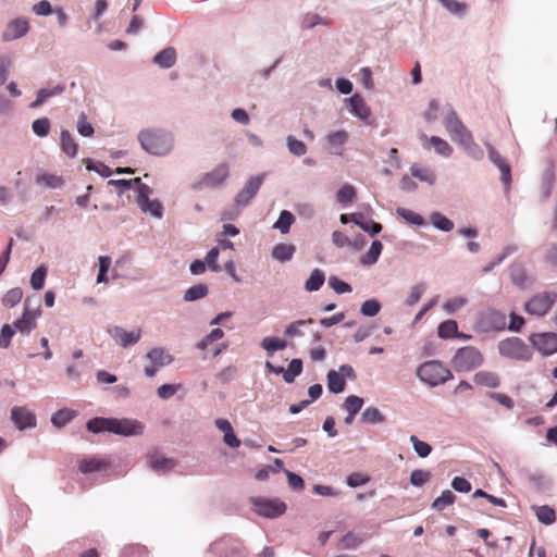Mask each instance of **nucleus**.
Here are the masks:
<instances>
[{"mask_svg":"<svg viewBox=\"0 0 557 557\" xmlns=\"http://www.w3.org/2000/svg\"><path fill=\"white\" fill-rule=\"evenodd\" d=\"M141 148L150 154L164 156L173 148V138L162 129L148 128L138 134Z\"/></svg>","mask_w":557,"mask_h":557,"instance_id":"nucleus-1","label":"nucleus"},{"mask_svg":"<svg viewBox=\"0 0 557 557\" xmlns=\"http://www.w3.org/2000/svg\"><path fill=\"white\" fill-rule=\"evenodd\" d=\"M417 375L430 386H437L453 379L451 371L436 360L422 363L417 369Z\"/></svg>","mask_w":557,"mask_h":557,"instance_id":"nucleus-2","label":"nucleus"},{"mask_svg":"<svg viewBox=\"0 0 557 557\" xmlns=\"http://www.w3.org/2000/svg\"><path fill=\"white\" fill-rule=\"evenodd\" d=\"M484 361L482 352L473 347L459 348L451 359V366L457 372H469L480 367Z\"/></svg>","mask_w":557,"mask_h":557,"instance_id":"nucleus-3","label":"nucleus"},{"mask_svg":"<svg viewBox=\"0 0 557 557\" xmlns=\"http://www.w3.org/2000/svg\"><path fill=\"white\" fill-rule=\"evenodd\" d=\"M444 124L447 133L450 135L454 141L463 146L467 150H470L472 147H476L472 134L462 124L455 112H450L446 116Z\"/></svg>","mask_w":557,"mask_h":557,"instance_id":"nucleus-4","label":"nucleus"},{"mask_svg":"<svg viewBox=\"0 0 557 557\" xmlns=\"http://www.w3.org/2000/svg\"><path fill=\"white\" fill-rule=\"evenodd\" d=\"M253 511L264 518L274 519L285 513L287 506L278 498L256 496L250 498Z\"/></svg>","mask_w":557,"mask_h":557,"instance_id":"nucleus-5","label":"nucleus"},{"mask_svg":"<svg viewBox=\"0 0 557 557\" xmlns=\"http://www.w3.org/2000/svg\"><path fill=\"white\" fill-rule=\"evenodd\" d=\"M499 351L503 356L518 360H530L532 351L520 338L512 337L499 343Z\"/></svg>","mask_w":557,"mask_h":557,"instance_id":"nucleus-6","label":"nucleus"},{"mask_svg":"<svg viewBox=\"0 0 557 557\" xmlns=\"http://www.w3.org/2000/svg\"><path fill=\"white\" fill-rule=\"evenodd\" d=\"M557 300V294L545 292L534 295L524 306V310L529 314L543 317Z\"/></svg>","mask_w":557,"mask_h":557,"instance_id":"nucleus-7","label":"nucleus"},{"mask_svg":"<svg viewBox=\"0 0 557 557\" xmlns=\"http://www.w3.org/2000/svg\"><path fill=\"white\" fill-rule=\"evenodd\" d=\"M228 176V166L225 163L219 164L211 172L201 176L199 181L193 184V189L200 190L205 187H216L221 185Z\"/></svg>","mask_w":557,"mask_h":557,"instance_id":"nucleus-8","label":"nucleus"},{"mask_svg":"<svg viewBox=\"0 0 557 557\" xmlns=\"http://www.w3.org/2000/svg\"><path fill=\"white\" fill-rule=\"evenodd\" d=\"M506 323V314L492 308L484 310L479 319V325L485 332L503 331Z\"/></svg>","mask_w":557,"mask_h":557,"instance_id":"nucleus-9","label":"nucleus"},{"mask_svg":"<svg viewBox=\"0 0 557 557\" xmlns=\"http://www.w3.org/2000/svg\"><path fill=\"white\" fill-rule=\"evenodd\" d=\"M145 425L133 419H115L111 418V433L131 436L143 434Z\"/></svg>","mask_w":557,"mask_h":557,"instance_id":"nucleus-10","label":"nucleus"},{"mask_svg":"<svg viewBox=\"0 0 557 557\" xmlns=\"http://www.w3.org/2000/svg\"><path fill=\"white\" fill-rule=\"evenodd\" d=\"M151 189L148 185L138 188L137 203L144 212H150L156 218L162 216V205L158 200H150Z\"/></svg>","mask_w":557,"mask_h":557,"instance_id":"nucleus-11","label":"nucleus"},{"mask_svg":"<svg viewBox=\"0 0 557 557\" xmlns=\"http://www.w3.org/2000/svg\"><path fill=\"white\" fill-rule=\"evenodd\" d=\"M110 465L111 462L108 458L99 456H88L77 461L78 470L83 474L107 471Z\"/></svg>","mask_w":557,"mask_h":557,"instance_id":"nucleus-12","label":"nucleus"},{"mask_svg":"<svg viewBox=\"0 0 557 557\" xmlns=\"http://www.w3.org/2000/svg\"><path fill=\"white\" fill-rule=\"evenodd\" d=\"M533 346L544 356L553 355L557 351V334L542 333L531 336Z\"/></svg>","mask_w":557,"mask_h":557,"instance_id":"nucleus-13","label":"nucleus"},{"mask_svg":"<svg viewBox=\"0 0 557 557\" xmlns=\"http://www.w3.org/2000/svg\"><path fill=\"white\" fill-rule=\"evenodd\" d=\"M30 298H26L25 300V310L21 319H18L14 323V327L18 330L21 333H29L33 329L36 327V319L40 314L39 306L32 310L29 308Z\"/></svg>","mask_w":557,"mask_h":557,"instance_id":"nucleus-14","label":"nucleus"},{"mask_svg":"<svg viewBox=\"0 0 557 557\" xmlns=\"http://www.w3.org/2000/svg\"><path fill=\"white\" fill-rule=\"evenodd\" d=\"M263 182V175L253 176L248 180L245 187L237 194L235 201L237 206H246L257 194Z\"/></svg>","mask_w":557,"mask_h":557,"instance_id":"nucleus-15","label":"nucleus"},{"mask_svg":"<svg viewBox=\"0 0 557 557\" xmlns=\"http://www.w3.org/2000/svg\"><path fill=\"white\" fill-rule=\"evenodd\" d=\"M488 158L499 169L500 171V180L506 185L509 186L511 182V170L510 165L506 161L504 157L492 146L487 145Z\"/></svg>","mask_w":557,"mask_h":557,"instance_id":"nucleus-16","label":"nucleus"},{"mask_svg":"<svg viewBox=\"0 0 557 557\" xmlns=\"http://www.w3.org/2000/svg\"><path fill=\"white\" fill-rule=\"evenodd\" d=\"M109 333L112 336V338L122 347H127L136 344L141 336L140 330L127 332L121 326H113L112 329L109 330Z\"/></svg>","mask_w":557,"mask_h":557,"instance_id":"nucleus-17","label":"nucleus"},{"mask_svg":"<svg viewBox=\"0 0 557 557\" xmlns=\"http://www.w3.org/2000/svg\"><path fill=\"white\" fill-rule=\"evenodd\" d=\"M11 418L20 430L36 425L35 414L25 407H14L11 411Z\"/></svg>","mask_w":557,"mask_h":557,"instance_id":"nucleus-18","label":"nucleus"},{"mask_svg":"<svg viewBox=\"0 0 557 557\" xmlns=\"http://www.w3.org/2000/svg\"><path fill=\"white\" fill-rule=\"evenodd\" d=\"M28 22L25 18H16L8 24L3 37L5 40L20 38L28 32Z\"/></svg>","mask_w":557,"mask_h":557,"instance_id":"nucleus-19","label":"nucleus"},{"mask_svg":"<svg viewBox=\"0 0 557 557\" xmlns=\"http://www.w3.org/2000/svg\"><path fill=\"white\" fill-rule=\"evenodd\" d=\"M509 275L511 282L520 288H528L532 285V281L528 276L525 269L520 264H511L509 268Z\"/></svg>","mask_w":557,"mask_h":557,"instance_id":"nucleus-20","label":"nucleus"},{"mask_svg":"<svg viewBox=\"0 0 557 557\" xmlns=\"http://www.w3.org/2000/svg\"><path fill=\"white\" fill-rule=\"evenodd\" d=\"M149 466L159 472H168L175 467V461L171 458H165L159 453H151L148 455Z\"/></svg>","mask_w":557,"mask_h":557,"instance_id":"nucleus-21","label":"nucleus"},{"mask_svg":"<svg viewBox=\"0 0 557 557\" xmlns=\"http://www.w3.org/2000/svg\"><path fill=\"white\" fill-rule=\"evenodd\" d=\"M61 150L69 157L75 158L78 152V144L67 129H62L60 134Z\"/></svg>","mask_w":557,"mask_h":557,"instance_id":"nucleus-22","label":"nucleus"},{"mask_svg":"<svg viewBox=\"0 0 557 557\" xmlns=\"http://www.w3.org/2000/svg\"><path fill=\"white\" fill-rule=\"evenodd\" d=\"M542 191L544 198H548L550 196L554 183H555V166L553 162L547 161L545 168L542 172Z\"/></svg>","mask_w":557,"mask_h":557,"instance_id":"nucleus-23","label":"nucleus"},{"mask_svg":"<svg viewBox=\"0 0 557 557\" xmlns=\"http://www.w3.org/2000/svg\"><path fill=\"white\" fill-rule=\"evenodd\" d=\"M349 103H350L351 112L359 119L367 120L370 116L371 111H370L369 107L367 106L364 99L360 95H358V94L354 95L349 99Z\"/></svg>","mask_w":557,"mask_h":557,"instance_id":"nucleus-24","label":"nucleus"},{"mask_svg":"<svg viewBox=\"0 0 557 557\" xmlns=\"http://www.w3.org/2000/svg\"><path fill=\"white\" fill-rule=\"evenodd\" d=\"M473 381L476 385L495 388L499 385V377L491 371H479L474 374Z\"/></svg>","mask_w":557,"mask_h":557,"instance_id":"nucleus-25","label":"nucleus"},{"mask_svg":"<svg viewBox=\"0 0 557 557\" xmlns=\"http://www.w3.org/2000/svg\"><path fill=\"white\" fill-rule=\"evenodd\" d=\"M437 333L441 338H450V337H455V336L462 337V338L469 337L466 334L458 333V324L455 320H446V321L442 322L438 325Z\"/></svg>","mask_w":557,"mask_h":557,"instance_id":"nucleus-26","label":"nucleus"},{"mask_svg":"<svg viewBox=\"0 0 557 557\" xmlns=\"http://www.w3.org/2000/svg\"><path fill=\"white\" fill-rule=\"evenodd\" d=\"M296 251V247L293 244H277L272 249L273 259L280 262L289 261Z\"/></svg>","mask_w":557,"mask_h":557,"instance_id":"nucleus-27","label":"nucleus"},{"mask_svg":"<svg viewBox=\"0 0 557 557\" xmlns=\"http://www.w3.org/2000/svg\"><path fill=\"white\" fill-rule=\"evenodd\" d=\"M153 60L159 66L169 69L173 66L176 61V51L172 47L165 48L157 53Z\"/></svg>","mask_w":557,"mask_h":557,"instance_id":"nucleus-28","label":"nucleus"},{"mask_svg":"<svg viewBox=\"0 0 557 557\" xmlns=\"http://www.w3.org/2000/svg\"><path fill=\"white\" fill-rule=\"evenodd\" d=\"M327 143L335 149L334 153L342 154V148L348 140V133L346 131H336L327 134Z\"/></svg>","mask_w":557,"mask_h":557,"instance_id":"nucleus-29","label":"nucleus"},{"mask_svg":"<svg viewBox=\"0 0 557 557\" xmlns=\"http://www.w3.org/2000/svg\"><path fill=\"white\" fill-rule=\"evenodd\" d=\"M421 139L428 141L431 146L434 147L435 151L443 157H449L453 153V148L450 145L438 136H432L431 138H428L425 135H422Z\"/></svg>","mask_w":557,"mask_h":557,"instance_id":"nucleus-30","label":"nucleus"},{"mask_svg":"<svg viewBox=\"0 0 557 557\" xmlns=\"http://www.w3.org/2000/svg\"><path fill=\"white\" fill-rule=\"evenodd\" d=\"M327 379V388L330 392L334 394H339L345 391L346 381L343 379V375L335 370H330L326 375Z\"/></svg>","mask_w":557,"mask_h":557,"instance_id":"nucleus-31","label":"nucleus"},{"mask_svg":"<svg viewBox=\"0 0 557 557\" xmlns=\"http://www.w3.org/2000/svg\"><path fill=\"white\" fill-rule=\"evenodd\" d=\"M383 249V245L380 240H374L371 244L370 249L360 258V263L363 265H372L374 264Z\"/></svg>","mask_w":557,"mask_h":557,"instance_id":"nucleus-32","label":"nucleus"},{"mask_svg":"<svg viewBox=\"0 0 557 557\" xmlns=\"http://www.w3.org/2000/svg\"><path fill=\"white\" fill-rule=\"evenodd\" d=\"M533 510L535 511L536 518L540 522L549 525L556 521V512L555 510L547 506H533Z\"/></svg>","mask_w":557,"mask_h":557,"instance_id":"nucleus-33","label":"nucleus"},{"mask_svg":"<svg viewBox=\"0 0 557 557\" xmlns=\"http://www.w3.org/2000/svg\"><path fill=\"white\" fill-rule=\"evenodd\" d=\"M410 173L413 177L420 180L421 182L433 185L435 183L436 176L434 172L428 168H421L418 164H413L410 168Z\"/></svg>","mask_w":557,"mask_h":557,"instance_id":"nucleus-34","label":"nucleus"},{"mask_svg":"<svg viewBox=\"0 0 557 557\" xmlns=\"http://www.w3.org/2000/svg\"><path fill=\"white\" fill-rule=\"evenodd\" d=\"M63 91V87L61 86H57L54 88H41L38 90L37 92V98L35 101H33L30 104H29V108L30 109H36L38 107H40L48 98L52 97V96H55V95H59Z\"/></svg>","mask_w":557,"mask_h":557,"instance_id":"nucleus-35","label":"nucleus"},{"mask_svg":"<svg viewBox=\"0 0 557 557\" xmlns=\"http://www.w3.org/2000/svg\"><path fill=\"white\" fill-rule=\"evenodd\" d=\"M286 341L277 337H264L261 342V347L267 351L269 356H272L277 350L286 348Z\"/></svg>","mask_w":557,"mask_h":557,"instance_id":"nucleus-36","label":"nucleus"},{"mask_svg":"<svg viewBox=\"0 0 557 557\" xmlns=\"http://www.w3.org/2000/svg\"><path fill=\"white\" fill-rule=\"evenodd\" d=\"M351 221L360 226L364 232L370 233L372 236L379 234L382 231V225L377 222H364L360 214H351Z\"/></svg>","mask_w":557,"mask_h":557,"instance_id":"nucleus-37","label":"nucleus"},{"mask_svg":"<svg viewBox=\"0 0 557 557\" xmlns=\"http://www.w3.org/2000/svg\"><path fill=\"white\" fill-rule=\"evenodd\" d=\"M294 221V215L289 211L283 210L273 227L278 230L282 234H287Z\"/></svg>","mask_w":557,"mask_h":557,"instance_id":"nucleus-38","label":"nucleus"},{"mask_svg":"<svg viewBox=\"0 0 557 557\" xmlns=\"http://www.w3.org/2000/svg\"><path fill=\"white\" fill-rule=\"evenodd\" d=\"M87 429L92 433L111 432V418H94L87 422Z\"/></svg>","mask_w":557,"mask_h":557,"instance_id":"nucleus-39","label":"nucleus"},{"mask_svg":"<svg viewBox=\"0 0 557 557\" xmlns=\"http://www.w3.org/2000/svg\"><path fill=\"white\" fill-rule=\"evenodd\" d=\"M456 500L455 494L446 490L442 492L441 496H438L432 504V508L437 511L444 510L447 506L453 505Z\"/></svg>","mask_w":557,"mask_h":557,"instance_id":"nucleus-40","label":"nucleus"},{"mask_svg":"<svg viewBox=\"0 0 557 557\" xmlns=\"http://www.w3.org/2000/svg\"><path fill=\"white\" fill-rule=\"evenodd\" d=\"M324 280H325L324 273L321 270L315 269L312 271L310 277L307 280V282L305 284V288L308 292L319 290L321 288V286L323 285Z\"/></svg>","mask_w":557,"mask_h":557,"instance_id":"nucleus-41","label":"nucleus"},{"mask_svg":"<svg viewBox=\"0 0 557 557\" xmlns=\"http://www.w3.org/2000/svg\"><path fill=\"white\" fill-rule=\"evenodd\" d=\"M208 295V286L206 284H197L189 287L185 294L184 299L186 301H195L205 298Z\"/></svg>","mask_w":557,"mask_h":557,"instance_id":"nucleus-42","label":"nucleus"},{"mask_svg":"<svg viewBox=\"0 0 557 557\" xmlns=\"http://www.w3.org/2000/svg\"><path fill=\"white\" fill-rule=\"evenodd\" d=\"M302 371V361L300 359H293L289 364L288 369L283 372V379L286 383H293Z\"/></svg>","mask_w":557,"mask_h":557,"instance_id":"nucleus-43","label":"nucleus"},{"mask_svg":"<svg viewBox=\"0 0 557 557\" xmlns=\"http://www.w3.org/2000/svg\"><path fill=\"white\" fill-rule=\"evenodd\" d=\"M396 213L409 224L422 225L424 223V219L412 210L406 208H397Z\"/></svg>","mask_w":557,"mask_h":557,"instance_id":"nucleus-44","label":"nucleus"},{"mask_svg":"<svg viewBox=\"0 0 557 557\" xmlns=\"http://www.w3.org/2000/svg\"><path fill=\"white\" fill-rule=\"evenodd\" d=\"M364 423L376 424L384 422L385 418L376 407H368L361 416Z\"/></svg>","mask_w":557,"mask_h":557,"instance_id":"nucleus-45","label":"nucleus"},{"mask_svg":"<svg viewBox=\"0 0 557 557\" xmlns=\"http://www.w3.org/2000/svg\"><path fill=\"white\" fill-rule=\"evenodd\" d=\"M36 183L46 187L58 188L63 185V180L54 174L44 173L37 176Z\"/></svg>","mask_w":557,"mask_h":557,"instance_id":"nucleus-46","label":"nucleus"},{"mask_svg":"<svg viewBox=\"0 0 557 557\" xmlns=\"http://www.w3.org/2000/svg\"><path fill=\"white\" fill-rule=\"evenodd\" d=\"M312 322H313L312 319L297 320L286 326L284 334H285V336L290 337V338L302 336L304 332H302L301 327L305 326L306 324H310Z\"/></svg>","mask_w":557,"mask_h":557,"instance_id":"nucleus-47","label":"nucleus"},{"mask_svg":"<svg viewBox=\"0 0 557 557\" xmlns=\"http://www.w3.org/2000/svg\"><path fill=\"white\" fill-rule=\"evenodd\" d=\"M74 417H75V411L70 410V409H61L52 416L51 422L57 428H62L66 423H69Z\"/></svg>","mask_w":557,"mask_h":557,"instance_id":"nucleus-48","label":"nucleus"},{"mask_svg":"<svg viewBox=\"0 0 557 557\" xmlns=\"http://www.w3.org/2000/svg\"><path fill=\"white\" fill-rule=\"evenodd\" d=\"M431 222L436 228L444 232H449L454 228L453 221L440 212H434L431 214Z\"/></svg>","mask_w":557,"mask_h":557,"instance_id":"nucleus-49","label":"nucleus"},{"mask_svg":"<svg viewBox=\"0 0 557 557\" xmlns=\"http://www.w3.org/2000/svg\"><path fill=\"white\" fill-rule=\"evenodd\" d=\"M286 141L289 152L294 156L301 157L307 153V146L296 137L289 135L287 136Z\"/></svg>","mask_w":557,"mask_h":557,"instance_id":"nucleus-50","label":"nucleus"},{"mask_svg":"<svg viewBox=\"0 0 557 557\" xmlns=\"http://www.w3.org/2000/svg\"><path fill=\"white\" fill-rule=\"evenodd\" d=\"M355 197H356L355 187L351 185H348V184L342 186L336 194L337 201L343 205L352 202Z\"/></svg>","mask_w":557,"mask_h":557,"instance_id":"nucleus-51","label":"nucleus"},{"mask_svg":"<svg viewBox=\"0 0 557 557\" xmlns=\"http://www.w3.org/2000/svg\"><path fill=\"white\" fill-rule=\"evenodd\" d=\"M50 120L48 117H40L33 122L32 129L39 137H46L50 132Z\"/></svg>","mask_w":557,"mask_h":557,"instance_id":"nucleus-52","label":"nucleus"},{"mask_svg":"<svg viewBox=\"0 0 557 557\" xmlns=\"http://www.w3.org/2000/svg\"><path fill=\"white\" fill-rule=\"evenodd\" d=\"M147 358L157 366H163L172 361V358L165 355L164 350L161 348L151 349L147 354Z\"/></svg>","mask_w":557,"mask_h":557,"instance_id":"nucleus-53","label":"nucleus"},{"mask_svg":"<svg viewBox=\"0 0 557 557\" xmlns=\"http://www.w3.org/2000/svg\"><path fill=\"white\" fill-rule=\"evenodd\" d=\"M47 269L45 265L37 268L30 276V285L34 289L39 290L44 287Z\"/></svg>","mask_w":557,"mask_h":557,"instance_id":"nucleus-54","label":"nucleus"},{"mask_svg":"<svg viewBox=\"0 0 557 557\" xmlns=\"http://www.w3.org/2000/svg\"><path fill=\"white\" fill-rule=\"evenodd\" d=\"M410 442L412 443L413 449L419 457L425 458L431 454V445L428 444L426 442L420 441L416 435L410 436Z\"/></svg>","mask_w":557,"mask_h":557,"instance_id":"nucleus-55","label":"nucleus"},{"mask_svg":"<svg viewBox=\"0 0 557 557\" xmlns=\"http://www.w3.org/2000/svg\"><path fill=\"white\" fill-rule=\"evenodd\" d=\"M22 297L23 290L20 287H15L7 292L2 298V302L7 307H14L21 301Z\"/></svg>","mask_w":557,"mask_h":557,"instance_id":"nucleus-56","label":"nucleus"},{"mask_svg":"<svg viewBox=\"0 0 557 557\" xmlns=\"http://www.w3.org/2000/svg\"><path fill=\"white\" fill-rule=\"evenodd\" d=\"M440 3L450 13L462 15L467 10V4L457 0H438Z\"/></svg>","mask_w":557,"mask_h":557,"instance_id":"nucleus-57","label":"nucleus"},{"mask_svg":"<svg viewBox=\"0 0 557 557\" xmlns=\"http://www.w3.org/2000/svg\"><path fill=\"white\" fill-rule=\"evenodd\" d=\"M224 336V332L221 329H213L207 336H205L199 343H197L198 349H206L211 343L221 339Z\"/></svg>","mask_w":557,"mask_h":557,"instance_id":"nucleus-58","label":"nucleus"},{"mask_svg":"<svg viewBox=\"0 0 557 557\" xmlns=\"http://www.w3.org/2000/svg\"><path fill=\"white\" fill-rule=\"evenodd\" d=\"M363 406V399L359 396L350 395L344 403V408L348 413L357 414Z\"/></svg>","mask_w":557,"mask_h":557,"instance_id":"nucleus-59","label":"nucleus"},{"mask_svg":"<svg viewBox=\"0 0 557 557\" xmlns=\"http://www.w3.org/2000/svg\"><path fill=\"white\" fill-rule=\"evenodd\" d=\"M77 132L84 137H91L95 133L92 125L87 121V115L84 112L78 116Z\"/></svg>","mask_w":557,"mask_h":557,"instance_id":"nucleus-60","label":"nucleus"},{"mask_svg":"<svg viewBox=\"0 0 557 557\" xmlns=\"http://www.w3.org/2000/svg\"><path fill=\"white\" fill-rule=\"evenodd\" d=\"M381 310V305L375 299L366 300L360 308V311L366 317H374Z\"/></svg>","mask_w":557,"mask_h":557,"instance_id":"nucleus-61","label":"nucleus"},{"mask_svg":"<svg viewBox=\"0 0 557 557\" xmlns=\"http://www.w3.org/2000/svg\"><path fill=\"white\" fill-rule=\"evenodd\" d=\"M431 479V473L425 470L417 469L411 472L410 483L414 486H422Z\"/></svg>","mask_w":557,"mask_h":557,"instance_id":"nucleus-62","label":"nucleus"},{"mask_svg":"<svg viewBox=\"0 0 557 557\" xmlns=\"http://www.w3.org/2000/svg\"><path fill=\"white\" fill-rule=\"evenodd\" d=\"M425 290V284L424 283H420V284H417L414 286L411 287V290H410V294L406 300V304L408 306H413L414 304H417L422 294L424 293Z\"/></svg>","mask_w":557,"mask_h":557,"instance_id":"nucleus-63","label":"nucleus"},{"mask_svg":"<svg viewBox=\"0 0 557 557\" xmlns=\"http://www.w3.org/2000/svg\"><path fill=\"white\" fill-rule=\"evenodd\" d=\"M370 481V476L360 472H354L347 476V484L350 487H357L367 484Z\"/></svg>","mask_w":557,"mask_h":557,"instance_id":"nucleus-64","label":"nucleus"}]
</instances>
